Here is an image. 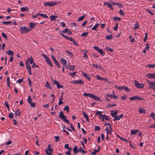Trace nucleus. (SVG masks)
<instances>
[{"label": "nucleus", "instance_id": "nucleus-62", "mask_svg": "<svg viewBox=\"0 0 155 155\" xmlns=\"http://www.w3.org/2000/svg\"><path fill=\"white\" fill-rule=\"evenodd\" d=\"M55 141L56 142L58 141L59 140V137L58 136H56L55 137Z\"/></svg>", "mask_w": 155, "mask_h": 155}, {"label": "nucleus", "instance_id": "nucleus-60", "mask_svg": "<svg viewBox=\"0 0 155 155\" xmlns=\"http://www.w3.org/2000/svg\"><path fill=\"white\" fill-rule=\"evenodd\" d=\"M68 30V29L66 28L64 29L63 31H62L61 32L63 33H67Z\"/></svg>", "mask_w": 155, "mask_h": 155}, {"label": "nucleus", "instance_id": "nucleus-58", "mask_svg": "<svg viewBox=\"0 0 155 155\" xmlns=\"http://www.w3.org/2000/svg\"><path fill=\"white\" fill-rule=\"evenodd\" d=\"M41 16L45 18H48V17L47 15L45 14H41Z\"/></svg>", "mask_w": 155, "mask_h": 155}, {"label": "nucleus", "instance_id": "nucleus-31", "mask_svg": "<svg viewBox=\"0 0 155 155\" xmlns=\"http://www.w3.org/2000/svg\"><path fill=\"white\" fill-rule=\"evenodd\" d=\"M138 132V130H131V135H135L136 133Z\"/></svg>", "mask_w": 155, "mask_h": 155}, {"label": "nucleus", "instance_id": "nucleus-40", "mask_svg": "<svg viewBox=\"0 0 155 155\" xmlns=\"http://www.w3.org/2000/svg\"><path fill=\"white\" fill-rule=\"evenodd\" d=\"M88 32H84V33H83L81 36H84V37H86L87 35H88Z\"/></svg>", "mask_w": 155, "mask_h": 155}, {"label": "nucleus", "instance_id": "nucleus-8", "mask_svg": "<svg viewBox=\"0 0 155 155\" xmlns=\"http://www.w3.org/2000/svg\"><path fill=\"white\" fill-rule=\"evenodd\" d=\"M51 79L53 82L54 84H56L57 85V87L58 89L63 88V86L60 84L59 82L58 81H56V80H53L52 78Z\"/></svg>", "mask_w": 155, "mask_h": 155}, {"label": "nucleus", "instance_id": "nucleus-16", "mask_svg": "<svg viewBox=\"0 0 155 155\" xmlns=\"http://www.w3.org/2000/svg\"><path fill=\"white\" fill-rule=\"evenodd\" d=\"M139 112L140 113L145 114L146 112V110L144 108L140 107L139 108Z\"/></svg>", "mask_w": 155, "mask_h": 155}, {"label": "nucleus", "instance_id": "nucleus-12", "mask_svg": "<svg viewBox=\"0 0 155 155\" xmlns=\"http://www.w3.org/2000/svg\"><path fill=\"white\" fill-rule=\"evenodd\" d=\"M71 83L75 84H79L81 85H83L84 84L83 81L81 79H79L78 80L74 81H73L71 82Z\"/></svg>", "mask_w": 155, "mask_h": 155}, {"label": "nucleus", "instance_id": "nucleus-18", "mask_svg": "<svg viewBox=\"0 0 155 155\" xmlns=\"http://www.w3.org/2000/svg\"><path fill=\"white\" fill-rule=\"evenodd\" d=\"M60 62L64 66H66L67 63V61L65 59L63 58H62Z\"/></svg>", "mask_w": 155, "mask_h": 155}, {"label": "nucleus", "instance_id": "nucleus-49", "mask_svg": "<svg viewBox=\"0 0 155 155\" xmlns=\"http://www.w3.org/2000/svg\"><path fill=\"white\" fill-rule=\"evenodd\" d=\"M55 64L60 68H61V66L59 65V63L58 62V61L56 60L54 62Z\"/></svg>", "mask_w": 155, "mask_h": 155}, {"label": "nucleus", "instance_id": "nucleus-39", "mask_svg": "<svg viewBox=\"0 0 155 155\" xmlns=\"http://www.w3.org/2000/svg\"><path fill=\"white\" fill-rule=\"evenodd\" d=\"M150 116L154 120H155V114L153 112H151Z\"/></svg>", "mask_w": 155, "mask_h": 155}, {"label": "nucleus", "instance_id": "nucleus-63", "mask_svg": "<svg viewBox=\"0 0 155 155\" xmlns=\"http://www.w3.org/2000/svg\"><path fill=\"white\" fill-rule=\"evenodd\" d=\"M139 27V26L138 24V23H137V24L135 25V27L134 28V29L136 30L137 28H138Z\"/></svg>", "mask_w": 155, "mask_h": 155}, {"label": "nucleus", "instance_id": "nucleus-21", "mask_svg": "<svg viewBox=\"0 0 155 155\" xmlns=\"http://www.w3.org/2000/svg\"><path fill=\"white\" fill-rule=\"evenodd\" d=\"M82 113L84 117L86 119L87 121L88 122H89V120L88 115L84 112H82Z\"/></svg>", "mask_w": 155, "mask_h": 155}, {"label": "nucleus", "instance_id": "nucleus-15", "mask_svg": "<svg viewBox=\"0 0 155 155\" xmlns=\"http://www.w3.org/2000/svg\"><path fill=\"white\" fill-rule=\"evenodd\" d=\"M82 73L84 76L86 78L88 81H90L91 80V78L89 77L88 74L84 72L83 71L82 72Z\"/></svg>", "mask_w": 155, "mask_h": 155}, {"label": "nucleus", "instance_id": "nucleus-5", "mask_svg": "<svg viewBox=\"0 0 155 155\" xmlns=\"http://www.w3.org/2000/svg\"><path fill=\"white\" fill-rule=\"evenodd\" d=\"M134 84L135 86L137 88L141 89L143 88L144 85V84L143 83H139L136 80L134 81Z\"/></svg>", "mask_w": 155, "mask_h": 155}, {"label": "nucleus", "instance_id": "nucleus-14", "mask_svg": "<svg viewBox=\"0 0 155 155\" xmlns=\"http://www.w3.org/2000/svg\"><path fill=\"white\" fill-rule=\"evenodd\" d=\"M123 116V114H120L119 116L117 115L115 116L114 117L113 120L114 121H115L117 120H120Z\"/></svg>", "mask_w": 155, "mask_h": 155}, {"label": "nucleus", "instance_id": "nucleus-51", "mask_svg": "<svg viewBox=\"0 0 155 155\" xmlns=\"http://www.w3.org/2000/svg\"><path fill=\"white\" fill-rule=\"evenodd\" d=\"M98 152H99L98 150H97L96 149H94V151L91 153L92 155H95L96 153Z\"/></svg>", "mask_w": 155, "mask_h": 155}, {"label": "nucleus", "instance_id": "nucleus-13", "mask_svg": "<svg viewBox=\"0 0 155 155\" xmlns=\"http://www.w3.org/2000/svg\"><path fill=\"white\" fill-rule=\"evenodd\" d=\"M110 115L113 117H114L116 116V115L118 113V111L117 110H111L110 111Z\"/></svg>", "mask_w": 155, "mask_h": 155}, {"label": "nucleus", "instance_id": "nucleus-35", "mask_svg": "<svg viewBox=\"0 0 155 155\" xmlns=\"http://www.w3.org/2000/svg\"><path fill=\"white\" fill-rule=\"evenodd\" d=\"M2 23L3 24L8 25L11 24L12 23V22L11 21H3L2 22Z\"/></svg>", "mask_w": 155, "mask_h": 155}, {"label": "nucleus", "instance_id": "nucleus-56", "mask_svg": "<svg viewBox=\"0 0 155 155\" xmlns=\"http://www.w3.org/2000/svg\"><path fill=\"white\" fill-rule=\"evenodd\" d=\"M23 81V78L21 79H19L18 80H17L16 81L17 83H21Z\"/></svg>", "mask_w": 155, "mask_h": 155}, {"label": "nucleus", "instance_id": "nucleus-38", "mask_svg": "<svg viewBox=\"0 0 155 155\" xmlns=\"http://www.w3.org/2000/svg\"><path fill=\"white\" fill-rule=\"evenodd\" d=\"M98 52H99L102 56H104L105 54L104 52L101 49H100L99 50V51H98Z\"/></svg>", "mask_w": 155, "mask_h": 155}, {"label": "nucleus", "instance_id": "nucleus-64", "mask_svg": "<svg viewBox=\"0 0 155 155\" xmlns=\"http://www.w3.org/2000/svg\"><path fill=\"white\" fill-rule=\"evenodd\" d=\"M94 48L95 50L97 51V52L99 51V50L100 49V48H99L98 47L95 46L94 47Z\"/></svg>", "mask_w": 155, "mask_h": 155}, {"label": "nucleus", "instance_id": "nucleus-54", "mask_svg": "<svg viewBox=\"0 0 155 155\" xmlns=\"http://www.w3.org/2000/svg\"><path fill=\"white\" fill-rule=\"evenodd\" d=\"M76 72L75 71L73 72L72 73H69V74L71 77L75 76L76 74Z\"/></svg>", "mask_w": 155, "mask_h": 155}, {"label": "nucleus", "instance_id": "nucleus-59", "mask_svg": "<svg viewBox=\"0 0 155 155\" xmlns=\"http://www.w3.org/2000/svg\"><path fill=\"white\" fill-rule=\"evenodd\" d=\"M5 106L7 108L8 110H9V105L8 103L7 102H5Z\"/></svg>", "mask_w": 155, "mask_h": 155}, {"label": "nucleus", "instance_id": "nucleus-32", "mask_svg": "<svg viewBox=\"0 0 155 155\" xmlns=\"http://www.w3.org/2000/svg\"><path fill=\"white\" fill-rule=\"evenodd\" d=\"M107 7L110 8L111 10H113V8L112 5L109 2L108 3Z\"/></svg>", "mask_w": 155, "mask_h": 155}, {"label": "nucleus", "instance_id": "nucleus-10", "mask_svg": "<svg viewBox=\"0 0 155 155\" xmlns=\"http://www.w3.org/2000/svg\"><path fill=\"white\" fill-rule=\"evenodd\" d=\"M26 67L28 71L29 74L30 75L32 74V73L31 72V68L30 66L29 65V64L28 63V62L26 61L25 62Z\"/></svg>", "mask_w": 155, "mask_h": 155}, {"label": "nucleus", "instance_id": "nucleus-57", "mask_svg": "<svg viewBox=\"0 0 155 155\" xmlns=\"http://www.w3.org/2000/svg\"><path fill=\"white\" fill-rule=\"evenodd\" d=\"M118 23H117L115 26L113 28L114 29L115 31L117 30L118 29Z\"/></svg>", "mask_w": 155, "mask_h": 155}, {"label": "nucleus", "instance_id": "nucleus-20", "mask_svg": "<svg viewBox=\"0 0 155 155\" xmlns=\"http://www.w3.org/2000/svg\"><path fill=\"white\" fill-rule=\"evenodd\" d=\"M74 153L75 154H76L78 152H79V149H78L77 146H75L73 148Z\"/></svg>", "mask_w": 155, "mask_h": 155}, {"label": "nucleus", "instance_id": "nucleus-28", "mask_svg": "<svg viewBox=\"0 0 155 155\" xmlns=\"http://www.w3.org/2000/svg\"><path fill=\"white\" fill-rule=\"evenodd\" d=\"M79 152L81 153H83L84 154H86L87 152L82 149V148L81 147H80L79 148Z\"/></svg>", "mask_w": 155, "mask_h": 155}, {"label": "nucleus", "instance_id": "nucleus-30", "mask_svg": "<svg viewBox=\"0 0 155 155\" xmlns=\"http://www.w3.org/2000/svg\"><path fill=\"white\" fill-rule=\"evenodd\" d=\"M28 61L31 64H32L33 63V59L32 58H29L26 61L27 62Z\"/></svg>", "mask_w": 155, "mask_h": 155}, {"label": "nucleus", "instance_id": "nucleus-61", "mask_svg": "<svg viewBox=\"0 0 155 155\" xmlns=\"http://www.w3.org/2000/svg\"><path fill=\"white\" fill-rule=\"evenodd\" d=\"M9 117L10 118H12L14 117V114L13 113H10L9 116Z\"/></svg>", "mask_w": 155, "mask_h": 155}, {"label": "nucleus", "instance_id": "nucleus-45", "mask_svg": "<svg viewBox=\"0 0 155 155\" xmlns=\"http://www.w3.org/2000/svg\"><path fill=\"white\" fill-rule=\"evenodd\" d=\"M30 106L31 107H35L36 105V103L35 102H31L30 103Z\"/></svg>", "mask_w": 155, "mask_h": 155}, {"label": "nucleus", "instance_id": "nucleus-4", "mask_svg": "<svg viewBox=\"0 0 155 155\" xmlns=\"http://www.w3.org/2000/svg\"><path fill=\"white\" fill-rule=\"evenodd\" d=\"M61 3L60 2H46L45 3H44V6H49L51 7L53 6L56 4H59Z\"/></svg>", "mask_w": 155, "mask_h": 155}, {"label": "nucleus", "instance_id": "nucleus-41", "mask_svg": "<svg viewBox=\"0 0 155 155\" xmlns=\"http://www.w3.org/2000/svg\"><path fill=\"white\" fill-rule=\"evenodd\" d=\"M113 19L114 20H115L116 21H120L121 20V18H120L117 17H114Z\"/></svg>", "mask_w": 155, "mask_h": 155}, {"label": "nucleus", "instance_id": "nucleus-3", "mask_svg": "<svg viewBox=\"0 0 155 155\" xmlns=\"http://www.w3.org/2000/svg\"><path fill=\"white\" fill-rule=\"evenodd\" d=\"M146 81L147 83L149 84V85L148 86V88L152 89L154 91H155V81L151 82L148 79H147Z\"/></svg>", "mask_w": 155, "mask_h": 155}, {"label": "nucleus", "instance_id": "nucleus-55", "mask_svg": "<svg viewBox=\"0 0 155 155\" xmlns=\"http://www.w3.org/2000/svg\"><path fill=\"white\" fill-rule=\"evenodd\" d=\"M119 13L122 16H124L125 15V14L124 13V12L121 9L119 11Z\"/></svg>", "mask_w": 155, "mask_h": 155}, {"label": "nucleus", "instance_id": "nucleus-19", "mask_svg": "<svg viewBox=\"0 0 155 155\" xmlns=\"http://www.w3.org/2000/svg\"><path fill=\"white\" fill-rule=\"evenodd\" d=\"M46 153V152H52V149L50 147V144H49L48 147L47 149H46L45 150Z\"/></svg>", "mask_w": 155, "mask_h": 155}, {"label": "nucleus", "instance_id": "nucleus-37", "mask_svg": "<svg viewBox=\"0 0 155 155\" xmlns=\"http://www.w3.org/2000/svg\"><path fill=\"white\" fill-rule=\"evenodd\" d=\"M85 15H83V16L80 17L78 19V21H80L83 20L85 17Z\"/></svg>", "mask_w": 155, "mask_h": 155}, {"label": "nucleus", "instance_id": "nucleus-36", "mask_svg": "<svg viewBox=\"0 0 155 155\" xmlns=\"http://www.w3.org/2000/svg\"><path fill=\"white\" fill-rule=\"evenodd\" d=\"M105 38L107 40L112 39V35H107L105 36Z\"/></svg>", "mask_w": 155, "mask_h": 155}, {"label": "nucleus", "instance_id": "nucleus-42", "mask_svg": "<svg viewBox=\"0 0 155 155\" xmlns=\"http://www.w3.org/2000/svg\"><path fill=\"white\" fill-rule=\"evenodd\" d=\"M7 85L9 87H10V78L8 77L7 79Z\"/></svg>", "mask_w": 155, "mask_h": 155}, {"label": "nucleus", "instance_id": "nucleus-17", "mask_svg": "<svg viewBox=\"0 0 155 155\" xmlns=\"http://www.w3.org/2000/svg\"><path fill=\"white\" fill-rule=\"evenodd\" d=\"M46 63L51 67H53V65L52 64V63H51V62L49 58H48L46 59L45 60Z\"/></svg>", "mask_w": 155, "mask_h": 155}, {"label": "nucleus", "instance_id": "nucleus-52", "mask_svg": "<svg viewBox=\"0 0 155 155\" xmlns=\"http://www.w3.org/2000/svg\"><path fill=\"white\" fill-rule=\"evenodd\" d=\"M65 51L67 52L69 55L71 56L72 57H73L74 55L71 52L69 51L68 50H66Z\"/></svg>", "mask_w": 155, "mask_h": 155}, {"label": "nucleus", "instance_id": "nucleus-27", "mask_svg": "<svg viewBox=\"0 0 155 155\" xmlns=\"http://www.w3.org/2000/svg\"><path fill=\"white\" fill-rule=\"evenodd\" d=\"M116 106V104H107L106 107L108 108H110L112 107H113L114 106Z\"/></svg>", "mask_w": 155, "mask_h": 155}, {"label": "nucleus", "instance_id": "nucleus-2", "mask_svg": "<svg viewBox=\"0 0 155 155\" xmlns=\"http://www.w3.org/2000/svg\"><path fill=\"white\" fill-rule=\"evenodd\" d=\"M60 34L64 38L66 39L67 40L72 42L74 45L77 46L79 45V44L75 40L72 38L71 37H68L66 35H64V34L61 33H60Z\"/></svg>", "mask_w": 155, "mask_h": 155}, {"label": "nucleus", "instance_id": "nucleus-43", "mask_svg": "<svg viewBox=\"0 0 155 155\" xmlns=\"http://www.w3.org/2000/svg\"><path fill=\"white\" fill-rule=\"evenodd\" d=\"M105 49L107 50V51H108L110 52H113V49L112 48H110V47H107Z\"/></svg>", "mask_w": 155, "mask_h": 155}, {"label": "nucleus", "instance_id": "nucleus-9", "mask_svg": "<svg viewBox=\"0 0 155 155\" xmlns=\"http://www.w3.org/2000/svg\"><path fill=\"white\" fill-rule=\"evenodd\" d=\"M90 98L93 99L95 101H100V98L92 94H89V96Z\"/></svg>", "mask_w": 155, "mask_h": 155}, {"label": "nucleus", "instance_id": "nucleus-47", "mask_svg": "<svg viewBox=\"0 0 155 155\" xmlns=\"http://www.w3.org/2000/svg\"><path fill=\"white\" fill-rule=\"evenodd\" d=\"M100 129V127L98 126H95L94 127V130L95 131H99Z\"/></svg>", "mask_w": 155, "mask_h": 155}, {"label": "nucleus", "instance_id": "nucleus-29", "mask_svg": "<svg viewBox=\"0 0 155 155\" xmlns=\"http://www.w3.org/2000/svg\"><path fill=\"white\" fill-rule=\"evenodd\" d=\"M30 27L31 28H32L36 27V25L35 23H30L29 24Z\"/></svg>", "mask_w": 155, "mask_h": 155}, {"label": "nucleus", "instance_id": "nucleus-1", "mask_svg": "<svg viewBox=\"0 0 155 155\" xmlns=\"http://www.w3.org/2000/svg\"><path fill=\"white\" fill-rule=\"evenodd\" d=\"M59 117L63 120V121L67 123L68 124H69V121L68 120L66 119L67 117L65 115L62 111L59 112Z\"/></svg>", "mask_w": 155, "mask_h": 155}, {"label": "nucleus", "instance_id": "nucleus-11", "mask_svg": "<svg viewBox=\"0 0 155 155\" xmlns=\"http://www.w3.org/2000/svg\"><path fill=\"white\" fill-rule=\"evenodd\" d=\"M146 77L150 79L155 78V72L154 73H148L146 75Z\"/></svg>", "mask_w": 155, "mask_h": 155}, {"label": "nucleus", "instance_id": "nucleus-33", "mask_svg": "<svg viewBox=\"0 0 155 155\" xmlns=\"http://www.w3.org/2000/svg\"><path fill=\"white\" fill-rule=\"evenodd\" d=\"M99 25V24L98 23L97 24L94 26L91 29L93 30H95L97 31L98 30H96V28L98 27Z\"/></svg>", "mask_w": 155, "mask_h": 155}, {"label": "nucleus", "instance_id": "nucleus-48", "mask_svg": "<svg viewBox=\"0 0 155 155\" xmlns=\"http://www.w3.org/2000/svg\"><path fill=\"white\" fill-rule=\"evenodd\" d=\"M147 67L148 68H152L155 67V64H149L147 66Z\"/></svg>", "mask_w": 155, "mask_h": 155}, {"label": "nucleus", "instance_id": "nucleus-50", "mask_svg": "<svg viewBox=\"0 0 155 155\" xmlns=\"http://www.w3.org/2000/svg\"><path fill=\"white\" fill-rule=\"evenodd\" d=\"M32 101V99L30 96H28V102L29 103H31Z\"/></svg>", "mask_w": 155, "mask_h": 155}, {"label": "nucleus", "instance_id": "nucleus-22", "mask_svg": "<svg viewBox=\"0 0 155 155\" xmlns=\"http://www.w3.org/2000/svg\"><path fill=\"white\" fill-rule=\"evenodd\" d=\"M57 16H55L53 15H51L50 16V18L51 21H55L56 20V18H58Z\"/></svg>", "mask_w": 155, "mask_h": 155}, {"label": "nucleus", "instance_id": "nucleus-46", "mask_svg": "<svg viewBox=\"0 0 155 155\" xmlns=\"http://www.w3.org/2000/svg\"><path fill=\"white\" fill-rule=\"evenodd\" d=\"M2 36L6 39H8V38L7 35L4 33L2 32Z\"/></svg>", "mask_w": 155, "mask_h": 155}, {"label": "nucleus", "instance_id": "nucleus-34", "mask_svg": "<svg viewBox=\"0 0 155 155\" xmlns=\"http://www.w3.org/2000/svg\"><path fill=\"white\" fill-rule=\"evenodd\" d=\"M50 83L48 82V81H47V82L46 84L45 87L48 88H49L51 89H52V87H50Z\"/></svg>", "mask_w": 155, "mask_h": 155}, {"label": "nucleus", "instance_id": "nucleus-23", "mask_svg": "<svg viewBox=\"0 0 155 155\" xmlns=\"http://www.w3.org/2000/svg\"><path fill=\"white\" fill-rule=\"evenodd\" d=\"M21 10L22 12L24 11H28L29 10V8H28V7H22L21 8Z\"/></svg>", "mask_w": 155, "mask_h": 155}, {"label": "nucleus", "instance_id": "nucleus-25", "mask_svg": "<svg viewBox=\"0 0 155 155\" xmlns=\"http://www.w3.org/2000/svg\"><path fill=\"white\" fill-rule=\"evenodd\" d=\"M6 54L9 55H13L14 54L13 51L10 50H8L7 51Z\"/></svg>", "mask_w": 155, "mask_h": 155}, {"label": "nucleus", "instance_id": "nucleus-24", "mask_svg": "<svg viewBox=\"0 0 155 155\" xmlns=\"http://www.w3.org/2000/svg\"><path fill=\"white\" fill-rule=\"evenodd\" d=\"M15 116H20L21 115V113L19 109H17L15 111Z\"/></svg>", "mask_w": 155, "mask_h": 155}, {"label": "nucleus", "instance_id": "nucleus-53", "mask_svg": "<svg viewBox=\"0 0 155 155\" xmlns=\"http://www.w3.org/2000/svg\"><path fill=\"white\" fill-rule=\"evenodd\" d=\"M105 116V114H101L99 116V118L101 119L104 118Z\"/></svg>", "mask_w": 155, "mask_h": 155}, {"label": "nucleus", "instance_id": "nucleus-7", "mask_svg": "<svg viewBox=\"0 0 155 155\" xmlns=\"http://www.w3.org/2000/svg\"><path fill=\"white\" fill-rule=\"evenodd\" d=\"M130 100L131 101L133 100H143L144 101H145V100L143 98L137 96H133L130 97Z\"/></svg>", "mask_w": 155, "mask_h": 155}, {"label": "nucleus", "instance_id": "nucleus-6", "mask_svg": "<svg viewBox=\"0 0 155 155\" xmlns=\"http://www.w3.org/2000/svg\"><path fill=\"white\" fill-rule=\"evenodd\" d=\"M20 29V32L22 34H26L29 31L26 27L25 26L23 27H21Z\"/></svg>", "mask_w": 155, "mask_h": 155}, {"label": "nucleus", "instance_id": "nucleus-26", "mask_svg": "<svg viewBox=\"0 0 155 155\" xmlns=\"http://www.w3.org/2000/svg\"><path fill=\"white\" fill-rule=\"evenodd\" d=\"M63 110H66L67 113H69V107L68 105L66 106L64 108Z\"/></svg>", "mask_w": 155, "mask_h": 155}, {"label": "nucleus", "instance_id": "nucleus-44", "mask_svg": "<svg viewBox=\"0 0 155 155\" xmlns=\"http://www.w3.org/2000/svg\"><path fill=\"white\" fill-rule=\"evenodd\" d=\"M115 87L117 88L119 90H124V86L118 87L116 85H115Z\"/></svg>", "mask_w": 155, "mask_h": 155}]
</instances>
